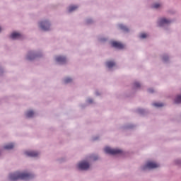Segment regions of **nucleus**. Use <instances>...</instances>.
<instances>
[{"label":"nucleus","instance_id":"nucleus-20","mask_svg":"<svg viewBox=\"0 0 181 181\" xmlns=\"http://www.w3.org/2000/svg\"><path fill=\"white\" fill-rule=\"evenodd\" d=\"M154 107H163V103H153Z\"/></svg>","mask_w":181,"mask_h":181},{"label":"nucleus","instance_id":"nucleus-25","mask_svg":"<svg viewBox=\"0 0 181 181\" xmlns=\"http://www.w3.org/2000/svg\"><path fill=\"white\" fill-rule=\"evenodd\" d=\"M163 60H166V58L163 57Z\"/></svg>","mask_w":181,"mask_h":181},{"label":"nucleus","instance_id":"nucleus-6","mask_svg":"<svg viewBox=\"0 0 181 181\" xmlns=\"http://www.w3.org/2000/svg\"><path fill=\"white\" fill-rule=\"evenodd\" d=\"M111 45L116 49H124V45L122 43L117 41H112Z\"/></svg>","mask_w":181,"mask_h":181},{"label":"nucleus","instance_id":"nucleus-11","mask_svg":"<svg viewBox=\"0 0 181 181\" xmlns=\"http://www.w3.org/2000/svg\"><path fill=\"white\" fill-rule=\"evenodd\" d=\"M106 64L109 69H111L112 67H114V66H115V62L112 61H109L106 63Z\"/></svg>","mask_w":181,"mask_h":181},{"label":"nucleus","instance_id":"nucleus-9","mask_svg":"<svg viewBox=\"0 0 181 181\" xmlns=\"http://www.w3.org/2000/svg\"><path fill=\"white\" fill-rule=\"evenodd\" d=\"M10 37L11 39H22V35H21V33H13L11 35Z\"/></svg>","mask_w":181,"mask_h":181},{"label":"nucleus","instance_id":"nucleus-10","mask_svg":"<svg viewBox=\"0 0 181 181\" xmlns=\"http://www.w3.org/2000/svg\"><path fill=\"white\" fill-rule=\"evenodd\" d=\"M56 62L61 64L66 63V57L62 56L57 57Z\"/></svg>","mask_w":181,"mask_h":181},{"label":"nucleus","instance_id":"nucleus-4","mask_svg":"<svg viewBox=\"0 0 181 181\" xmlns=\"http://www.w3.org/2000/svg\"><path fill=\"white\" fill-rule=\"evenodd\" d=\"M78 168L81 170H87V169L90 168V164L88 163V162L82 161L78 164Z\"/></svg>","mask_w":181,"mask_h":181},{"label":"nucleus","instance_id":"nucleus-12","mask_svg":"<svg viewBox=\"0 0 181 181\" xmlns=\"http://www.w3.org/2000/svg\"><path fill=\"white\" fill-rule=\"evenodd\" d=\"M33 115H35V112H33V111H32V110H30V111L27 112V113H26L27 118H32V117H33Z\"/></svg>","mask_w":181,"mask_h":181},{"label":"nucleus","instance_id":"nucleus-17","mask_svg":"<svg viewBox=\"0 0 181 181\" xmlns=\"http://www.w3.org/2000/svg\"><path fill=\"white\" fill-rule=\"evenodd\" d=\"M27 59L28 60H33L35 59V54H28Z\"/></svg>","mask_w":181,"mask_h":181},{"label":"nucleus","instance_id":"nucleus-7","mask_svg":"<svg viewBox=\"0 0 181 181\" xmlns=\"http://www.w3.org/2000/svg\"><path fill=\"white\" fill-rule=\"evenodd\" d=\"M168 23H170V21L166 18H161L158 22L159 26H163V25H168Z\"/></svg>","mask_w":181,"mask_h":181},{"label":"nucleus","instance_id":"nucleus-26","mask_svg":"<svg viewBox=\"0 0 181 181\" xmlns=\"http://www.w3.org/2000/svg\"><path fill=\"white\" fill-rule=\"evenodd\" d=\"M1 30H2V28H0V32H1Z\"/></svg>","mask_w":181,"mask_h":181},{"label":"nucleus","instance_id":"nucleus-14","mask_svg":"<svg viewBox=\"0 0 181 181\" xmlns=\"http://www.w3.org/2000/svg\"><path fill=\"white\" fill-rule=\"evenodd\" d=\"M119 29H121L122 30H124V32H128V28L125 27V25L120 24L119 25Z\"/></svg>","mask_w":181,"mask_h":181},{"label":"nucleus","instance_id":"nucleus-16","mask_svg":"<svg viewBox=\"0 0 181 181\" xmlns=\"http://www.w3.org/2000/svg\"><path fill=\"white\" fill-rule=\"evenodd\" d=\"M77 6H71L69 8V12H73V11H76L77 9Z\"/></svg>","mask_w":181,"mask_h":181},{"label":"nucleus","instance_id":"nucleus-8","mask_svg":"<svg viewBox=\"0 0 181 181\" xmlns=\"http://www.w3.org/2000/svg\"><path fill=\"white\" fill-rule=\"evenodd\" d=\"M25 155L27 156H30L31 158H36L39 155V153L36 151H25Z\"/></svg>","mask_w":181,"mask_h":181},{"label":"nucleus","instance_id":"nucleus-24","mask_svg":"<svg viewBox=\"0 0 181 181\" xmlns=\"http://www.w3.org/2000/svg\"><path fill=\"white\" fill-rule=\"evenodd\" d=\"M149 93H153V90L152 89H148Z\"/></svg>","mask_w":181,"mask_h":181},{"label":"nucleus","instance_id":"nucleus-19","mask_svg":"<svg viewBox=\"0 0 181 181\" xmlns=\"http://www.w3.org/2000/svg\"><path fill=\"white\" fill-rule=\"evenodd\" d=\"M147 36H148V35H146V33H142L140 35L141 39H145L147 37Z\"/></svg>","mask_w":181,"mask_h":181},{"label":"nucleus","instance_id":"nucleus-15","mask_svg":"<svg viewBox=\"0 0 181 181\" xmlns=\"http://www.w3.org/2000/svg\"><path fill=\"white\" fill-rule=\"evenodd\" d=\"M175 104H180L181 103V95H177L175 100Z\"/></svg>","mask_w":181,"mask_h":181},{"label":"nucleus","instance_id":"nucleus-5","mask_svg":"<svg viewBox=\"0 0 181 181\" xmlns=\"http://www.w3.org/2000/svg\"><path fill=\"white\" fill-rule=\"evenodd\" d=\"M40 25L42 30H49L50 29V23L48 21H42L40 23Z\"/></svg>","mask_w":181,"mask_h":181},{"label":"nucleus","instance_id":"nucleus-3","mask_svg":"<svg viewBox=\"0 0 181 181\" xmlns=\"http://www.w3.org/2000/svg\"><path fill=\"white\" fill-rule=\"evenodd\" d=\"M156 168H159V164L152 162V161H148L144 167H143V170H146V169H156Z\"/></svg>","mask_w":181,"mask_h":181},{"label":"nucleus","instance_id":"nucleus-23","mask_svg":"<svg viewBox=\"0 0 181 181\" xmlns=\"http://www.w3.org/2000/svg\"><path fill=\"white\" fill-rule=\"evenodd\" d=\"M88 103H89L90 104H91V103H93V100H91V99L88 100Z\"/></svg>","mask_w":181,"mask_h":181},{"label":"nucleus","instance_id":"nucleus-2","mask_svg":"<svg viewBox=\"0 0 181 181\" xmlns=\"http://www.w3.org/2000/svg\"><path fill=\"white\" fill-rule=\"evenodd\" d=\"M104 151L105 153H108L109 155H121V153H122V150L118 148H111L110 147H105Z\"/></svg>","mask_w":181,"mask_h":181},{"label":"nucleus","instance_id":"nucleus-22","mask_svg":"<svg viewBox=\"0 0 181 181\" xmlns=\"http://www.w3.org/2000/svg\"><path fill=\"white\" fill-rule=\"evenodd\" d=\"M134 87L138 88V87H141V84L138 82L134 83Z\"/></svg>","mask_w":181,"mask_h":181},{"label":"nucleus","instance_id":"nucleus-13","mask_svg":"<svg viewBox=\"0 0 181 181\" xmlns=\"http://www.w3.org/2000/svg\"><path fill=\"white\" fill-rule=\"evenodd\" d=\"M15 145L13 144H9L6 146H4V149H13Z\"/></svg>","mask_w":181,"mask_h":181},{"label":"nucleus","instance_id":"nucleus-21","mask_svg":"<svg viewBox=\"0 0 181 181\" xmlns=\"http://www.w3.org/2000/svg\"><path fill=\"white\" fill-rule=\"evenodd\" d=\"M153 8H154L155 9H158V8H160V4H155L153 6Z\"/></svg>","mask_w":181,"mask_h":181},{"label":"nucleus","instance_id":"nucleus-18","mask_svg":"<svg viewBox=\"0 0 181 181\" xmlns=\"http://www.w3.org/2000/svg\"><path fill=\"white\" fill-rule=\"evenodd\" d=\"M71 81H73V79H71V78H66L64 79V83H71Z\"/></svg>","mask_w":181,"mask_h":181},{"label":"nucleus","instance_id":"nucleus-1","mask_svg":"<svg viewBox=\"0 0 181 181\" xmlns=\"http://www.w3.org/2000/svg\"><path fill=\"white\" fill-rule=\"evenodd\" d=\"M33 177V175L29 174L28 173H15L13 174H10L9 179L11 181H16V180H29V179H32Z\"/></svg>","mask_w":181,"mask_h":181}]
</instances>
